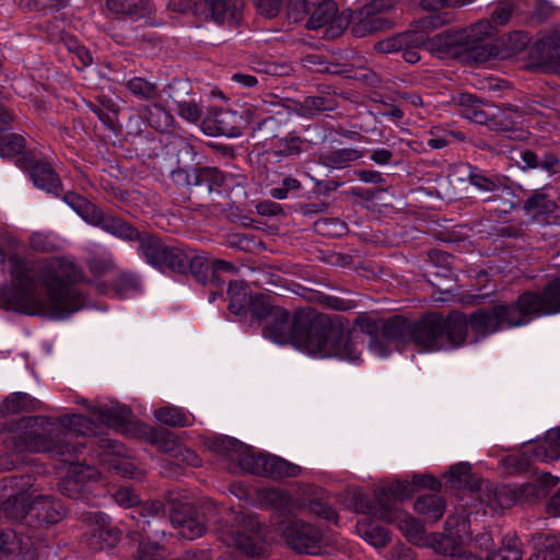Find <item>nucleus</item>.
<instances>
[{"instance_id": "nucleus-14", "label": "nucleus", "mask_w": 560, "mask_h": 560, "mask_svg": "<svg viewBox=\"0 0 560 560\" xmlns=\"http://www.w3.org/2000/svg\"><path fill=\"white\" fill-rule=\"evenodd\" d=\"M413 492L412 482L397 480L388 487L380 488L374 492L373 501H370L365 495L359 494L355 500V510L363 514L373 516L372 510L381 508V502H388L394 509H397L396 501L411 497Z\"/></svg>"}, {"instance_id": "nucleus-39", "label": "nucleus", "mask_w": 560, "mask_h": 560, "mask_svg": "<svg viewBox=\"0 0 560 560\" xmlns=\"http://www.w3.org/2000/svg\"><path fill=\"white\" fill-rule=\"evenodd\" d=\"M39 408V401L26 393H14L7 397L0 406L3 415L30 412Z\"/></svg>"}, {"instance_id": "nucleus-15", "label": "nucleus", "mask_w": 560, "mask_h": 560, "mask_svg": "<svg viewBox=\"0 0 560 560\" xmlns=\"http://www.w3.org/2000/svg\"><path fill=\"white\" fill-rule=\"evenodd\" d=\"M85 520L89 523V530L84 544L91 551L115 546L119 537L118 533L110 528L108 516L100 512H89Z\"/></svg>"}, {"instance_id": "nucleus-21", "label": "nucleus", "mask_w": 560, "mask_h": 560, "mask_svg": "<svg viewBox=\"0 0 560 560\" xmlns=\"http://www.w3.org/2000/svg\"><path fill=\"white\" fill-rule=\"evenodd\" d=\"M89 224L127 242L139 238V231L135 226L121 218L105 213L101 208H97Z\"/></svg>"}, {"instance_id": "nucleus-63", "label": "nucleus", "mask_w": 560, "mask_h": 560, "mask_svg": "<svg viewBox=\"0 0 560 560\" xmlns=\"http://www.w3.org/2000/svg\"><path fill=\"white\" fill-rule=\"evenodd\" d=\"M139 287L138 277L131 272H120L115 281V290L121 298L138 291Z\"/></svg>"}, {"instance_id": "nucleus-59", "label": "nucleus", "mask_w": 560, "mask_h": 560, "mask_svg": "<svg viewBox=\"0 0 560 560\" xmlns=\"http://www.w3.org/2000/svg\"><path fill=\"white\" fill-rule=\"evenodd\" d=\"M30 247L39 253H52L59 249L57 240L43 232H34L28 240Z\"/></svg>"}, {"instance_id": "nucleus-38", "label": "nucleus", "mask_w": 560, "mask_h": 560, "mask_svg": "<svg viewBox=\"0 0 560 560\" xmlns=\"http://www.w3.org/2000/svg\"><path fill=\"white\" fill-rule=\"evenodd\" d=\"M238 116L235 112L219 110L214 114L211 122L214 125V131L218 135L236 138L242 135V127L238 124Z\"/></svg>"}, {"instance_id": "nucleus-30", "label": "nucleus", "mask_w": 560, "mask_h": 560, "mask_svg": "<svg viewBox=\"0 0 560 560\" xmlns=\"http://www.w3.org/2000/svg\"><path fill=\"white\" fill-rule=\"evenodd\" d=\"M269 150L278 156H294L303 151L304 140L295 132H287L283 136L275 135L267 140Z\"/></svg>"}, {"instance_id": "nucleus-33", "label": "nucleus", "mask_w": 560, "mask_h": 560, "mask_svg": "<svg viewBox=\"0 0 560 560\" xmlns=\"http://www.w3.org/2000/svg\"><path fill=\"white\" fill-rule=\"evenodd\" d=\"M355 530L360 537L376 548H382L389 541L387 530L375 524L369 517L359 520L355 524Z\"/></svg>"}, {"instance_id": "nucleus-4", "label": "nucleus", "mask_w": 560, "mask_h": 560, "mask_svg": "<svg viewBox=\"0 0 560 560\" xmlns=\"http://www.w3.org/2000/svg\"><path fill=\"white\" fill-rule=\"evenodd\" d=\"M492 34V23L481 20L468 28L447 30L427 39L423 37L421 44L441 59L466 56L477 62H485L494 55V47L485 43Z\"/></svg>"}, {"instance_id": "nucleus-24", "label": "nucleus", "mask_w": 560, "mask_h": 560, "mask_svg": "<svg viewBox=\"0 0 560 560\" xmlns=\"http://www.w3.org/2000/svg\"><path fill=\"white\" fill-rule=\"evenodd\" d=\"M30 516L39 523L55 524L66 514V510L59 501L50 495H35L33 493L28 505Z\"/></svg>"}, {"instance_id": "nucleus-57", "label": "nucleus", "mask_w": 560, "mask_h": 560, "mask_svg": "<svg viewBox=\"0 0 560 560\" xmlns=\"http://www.w3.org/2000/svg\"><path fill=\"white\" fill-rule=\"evenodd\" d=\"M25 148V139L19 133H0V155L14 156L23 151Z\"/></svg>"}, {"instance_id": "nucleus-46", "label": "nucleus", "mask_w": 560, "mask_h": 560, "mask_svg": "<svg viewBox=\"0 0 560 560\" xmlns=\"http://www.w3.org/2000/svg\"><path fill=\"white\" fill-rule=\"evenodd\" d=\"M198 186H207L208 192H211L219 187L226 186L229 180L232 179L231 175H226L218 167H197Z\"/></svg>"}, {"instance_id": "nucleus-37", "label": "nucleus", "mask_w": 560, "mask_h": 560, "mask_svg": "<svg viewBox=\"0 0 560 560\" xmlns=\"http://www.w3.org/2000/svg\"><path fill=\"white\" fill-rule=\"evenodd\" d=\"M108 10L116 14L139 18L152 11L148 0H106Z\"/></svg>"}, {"instance_id": "nucleus-26", "label": "nucleus", "mask_w": 560, "mask_h": 560, "mask_svg": "<svg viewBox=\"0 0 560 560\" xmlns=\"http://www.w3.org/2000/svg\"><path fill=\"white\" fill-rule=\"evenodd\" d=\"M467 179L477 189L486 192H501L512 195L511 187L506 184V177L489 174L477 166L469 165Z\"/></svg>"}, {"instance_id": "nucleus-55", "label": "nucleus", "mask_w": 560, "mask_h": 560, "mask_svg": "<svg viewBox=\"0 0 560 560\" xmlns=\"http://www.w3.org/2000/svg\"><path fill=\"white\" fill-rule=\"evenodd\" d=\"M423 42V34L422 33H406L401 34L394 38H388L386 40L381 42L377 47L383 52H392L396 50L402 49L404 45L407 44H417Z\"/></svg>"}, {"instance_id": "nucleus-47", "label": "nucleus", "mask_w": 560, "mask_h": 560, "mask_svg": "<svg viewBox=\"0 0 560 560\" xmlns=\"http://www.w3.org/2000/svg\"><path fill=\"white\" fill-rule=\"evenodd\" d=\"M450 478L453 485L457 488L469 487L472 491L479 492L478 499L481 501L482 491L479 489L480 485L488 482L487 480H480L477 482L471 481L470 465L467 463H459L453 465L450 469Z\"/></svg>"}, {"instance_id": "nucleus-45", "label": "nucleus", "mask_w": 560, "mask_h": 560, "mask_svg": "<svg viewBox=\"0 0 560 560\" xmlns=\"http://www.w3.org/2000/svg\"><path fill=\"white\" fill-rule=\"evenodd\" d=\"M558 209V202L551 199L548 195L542 192H534L524 202V210L528 214L548 215L553 213Z\"/></svg>"}, {"instance_id": "nucleus-48", "label": "nucleus", "mask_w": 560, "mask_h": 560, "mask_svg": "<svg viewBox=\"0 0 560 560\" xmlns=\"http://www.w3.org/2000/svg\"><path fill=\"white\" fill-rule=\"evenodd\" d=\"M521 542L515 535H505L502 546L498 550L488 553V560H522Z\"/></svg>"}, {"instance_id": "nucleus-17", "label": "nucleus", "mask_w": 560, "mask_h": 560, "mask_svg": "<svg viewBox=\"0 0 560 560\" xmlns=\"http://www.w3.org/2000/svg\"><path fill=\"white\" fill-rule=\"evenodd\" d=\"M31 538L10 528L0 529V560H37Z\"/></svg>"}, {"instance_id": "nucleus-27", "label": "nucleus", "mask_w": 560, "mask_h": 560, "mask_svg": "<svg viewBox=\"0 0 560 560\" xmlns=\"http://www.w3.org/2000/svg\"><path fill=\"white\" fill-rule=\"evenodd\" d=\"M443 337L444 348L459 347L465 342L469 320L459 313L453 312L447 317H443Z\"/></svg>"}, {"instance_id": "nucleus-12", "label": "nucleus", "mask_w": 560, "mask_h": 560, "mask_svg": "<svg viewBox=\"0 0 560 560\" xmlns=\"http://www.w3.org/2000/svg\"><path fill=\"white\" fill-rule=\"evenodd\" d=\"M394 5L393 0H373L363 5L357 14V22L352 26V33L362 37L371 33L390 27V22L384 16Z\"/></svg>"}, {"instance_id": "nucleus-7", "label": "nucleus", "mask_w": 560, "mask_h": 560, "mask_svg": "<svg viewBox=\"0 0 560 560\" xmlns=\"http://www.w3.org/2000/svg\"><path fill=\"white\" fill-rule=\"evenodd\" d=\"M529 318L520 303V296L514 303L500 304L491 308L474 312L469 318V327L481 337L494 334L504 328L527 324Z\"/></svg>"}, {"instance_id": "nucleus-20", "label": "nucleus", "mask_w": 560, "mask_h": 560, "mask_svg": "<svg viewBox=\"0 0 560 560\" xmlns=\"http://www.w3.org/2000/svg\"><path fill=\"white\" fill-rule=\"evenodd\" d=\"M264 336L279 345L293 343L295 340V315L291 319L290 313L283 307L275 310L264 328Z\"/></svg>"}, {"instance_id": "nucleus-52", "label": "nucleus", "mask_w": 560, "mask_h": 560, "mask_svg": "<svg viewBox=\"0 0 560 560\" xmlns=\"http://www.w3.org/2000/svg\"><path fill=\"white\" fill-rule=\"evenodd\" d=\"M63 201L88 223H90L91 218L98 208L83 196L73 191L66 192L63 195Z\"/></svg>"}, {"instance_id": "nucleus-53", "label": "nucleus", "mask_w": 560, "mask_h": 560, "mask_svg": "<svg viewBox=\"0 0 560 560\" xmlns=\"http://www.w3.org/2000/svg\"><path fill=\"white\" fill-rule=\"evenodd\" d=\"M272 296L268 294H256L250 296L248 310L253 317L258 320L267 319L272 316L275 310L279 306L273 305Z\"/></svg>"}, {"instance_id": "nucleus-64", "label": "nucleus", "mask_w": 560, "mask_h": 560, "mask_svg": "<svg viewBox=\"0 0 560 560\" xmlns=\"http://www.w3.org/2000/svg\"><path fill=\"white\" fill-rule=\"evenodd\" d=\"M172 182L183 188L198 187L197 168L178 167L171 173Z\"/></svg>"}, {"instance_id": "nucleus-50", "label": "nucleus", "mask_w": 560, "mask_h": 560, "mask_svg": "<svg viewBox=\"0 0 560 560\" xmlns=\"http://www.w3.org/2000/svg\"><path fill=\"white\" fill-rule=\"evenodd\" d=\"M336 13V3L331 0H325L314 9L306 25L310 30H318L330 23Z\"/></svg>"}, {"instance_id": "nucleus-29", "label": "nucleus", "mask_w": 560, "mask_h": 560, "mask_svg": "<svg viewBox=\"0 0 560 560\" xmlns=\"http://www.w3.org/2000/svg\"><path fill=\"white\" fill-rule=\"evenodd\" d=\"M261 468L259 476H266L273 479L285 477H296L301 472V467L287 462L278 456L262 454Z\"/></svg>"}, {"instance_id": "nucleus-41", "label": "nucleus", "mask_w": 560, "mask_h": 560, "mask_svg": "<svg viewBox=\"0 0 560 560\" xmlns=\"http://www.w3.org/2000/svg\"><path fill=\"white\" fill-rule=\"evenodd\" d=\"M189 254L190 249L185 250L179 246L170 245L162 259L165 260V262L161 264L158 269L162 271L171 270L178 273H186L189 267Z\"/></svg>"}, {"instance_id": "nucleus-34", "label": "nucleus", "mask_w": 560, "mask_h": 560, "mask_svg": "<svg viewBox=\"0 0 560 560\" xmlns=\"http://www.w3.org/2000/svg\"><path fill=\"white\" fill-rule=\"evenodd\" d=\"M33 492L30 489H21L18 493L10 495L2 504L3 513L11 520H21L30 515Z\"/></svg>"}, {"instance_id": "nucleus-35", "label": "nucleus", "mask_w": 560, "mask_h": 560, "mask_svg": "<svg viewBox=\"0 0 560 560\" xmlns=\"http://www.w3.org/2000/svg\"><path fill=\"white\" fill-rule=\"evenodd\" d=\"M363 156V152L355 148H342L322 153L319 162L330 168H345L351 162H354Z\"/></svg>"}, {"instance_id": "nucleus-54", "label": "nucleus", "mask_w": 560, "mask_h": 560, "mask_svg": "<svg viewBox=\"0 0 560 560\" xmlns=\"http://www.w3.org/2000/svg\"><path fill=\"white\" fill-rule=\"evenodd\" d=\"M34 418H28V419H22L16 428L14 430H10L4 439H3V443H4V446H5V450L8 452V454L3 457L0 458V470H10L12 469L16 463L20 460L18 454H20L21 452H14L12 451L11 448L8 447V444H7V439L10 438V435L12 433H20L22 434L23 436L25 435V431H26V427L28 425V422L31 420H33Z\"/></svg>"}, {"instance_id": "nucleus-25", "label": "nucleus", "mask_w": 560, "mask_h": 560, "mask_svg": "<svg viewBox=\"0 0 560 560\" xmlns=\"http://www.w3.org/2000/svg\"><path fill=\"white\" fill-rule=\"evenodd\" d=\"M27 163L30 176L37 188L59 194L61 180L49 163L35 159H30Z\"/></svg>"}, {"instance_id": "nucleus-51", "label": "nucleus", "mask_w": 560, "mask_h": 560, "mask_svg": "<svg viewBox=\"0 0 560 560\" xmlns=\"http://www.w3.org/2000/svg\"><path fill=\"white\" fill-rule=\"evenodd\" d=\"M149 125L160 132L168 131L173 126L174 117L160 104L145 107Z\"/></svg>"}, {"instance_id": "nucleus-32", "label": "nucleus", "mask_w": 560, "mask_h": 560, "mask_svg": "<svg viewBox=\"0 0 560 560\" xmlns=\"http://www.w3.org/2000/svg\"><path fill=\"white\" fill-rule=\"evenodd\" d=\"M382 322L366 313L359 314L354 319V326L370 337L369 348L374 354H383L385 351V348L380 346Z\"/></svg>"}, {"instance_id": "nucleus-1", "label": "nucleus", "mask_w": 560, "mask_h": 560, "mask_svg": "<svg viewBox=\"0 0 560 560\" xmlns=\"http://www.w3.org/2000/svg\"><path fill=\"white\" fill-rule=\"evenodd\" d=\"M9 265L12 285L0 290L4 310L60 320L84 306V295L74 288L84 272L72 257L28 259L12 255Z\"/></svg>"}, {"instance_id": "nucleus-13", "label": "nucleus", "mask_w": 560, "mask_h": 560, "mask_svg": "<svg viewBox=\"0 0 560 560\" xmlns=\"http://www.w3.org/2000/svg\"><path fill=\"white\" fill-rule=\"evenodd\" d=\"M373 511V516L387 523H395L401 534L413 545L424 546L427 536L423 526L408 513L394 509L388 502Z\"/></svg>"}, {"instance_id": "nucleus-9", "label": "nucleus", "mask_w": 560, "mask_h": 560, "mask_svg": "<svg viewBox=\"0 0 560 560\" xmlns=\"http://www.w3.org/2000/svg\"><path fill=\"white\" fill-rule=\"evenodd\" d=\"M520 303L530 316H546L560 313V277L550 281L542 292L525 291L520 294Z\"/></svg>"}, {"instance_id": "nucleus-23", "label": "nucleus", "mask_w": 560, "mask_h": 560, "mask_svg": "<svg viewBox=\"0 0 560 560\" xmlns=\"http://www.w3.org/2000/svg\"><path fill=\"white\" fill-rule=\"evenodd\" d=\"M409 340H411V327L404 317L395 316L382 322L380 346H383L385 351L377 355L385 358L392 352L394 343H405Z\"/></svg>"}, {"instance_id": "nucleus-11", "label": "nucleus", "mask_w": 560, "mask_h": 560, "mask_svg": "<svg viewBox=\"0 0 560 560\" xmlns=\"http://www.w3.org/2000/svg\"><path fill=\"white\" fill-rule=\"evenodd\" d=\"M468 521L463 516H448L445 522V529L447 534H433L427 537L424 546L431 547L436 553L442 556L457 555L456 542H464L470 537L468 530Z\"/></svg>"}, {"instance_id": "nucleus-61", "label": "nucleus", "mask_w": 560, "mask_h": 560, "mask_svg": "<svg viewBox=\"0 0 560 560\" xmlns=\"http://www.w3.org/2000/svg\"><path fill=\"white\" fill-rule=\"evenodd\" d=\"M478 103V100L471 94H463L460 96V104L467 105L463 109V116L474 122L483 124L487 119V114L477 106Z\"/></svg>"}, {"instance_id": "nucleus-22", "label": "nucleus", "mask_w": 560, "mask_h": 560, "mask_svg": "<svg viewBox=\"0 0 560 560\" xmlns=\"http://www.w3.org/2000/svg\"><path fill=\"white\" fill-rule=\"evenodd\" d=\"M170 520L176 535L188 540L202 536L206 530L203 523L195 515L191 506L182 505L173 508Z\"/></svg>"}, {"instance_id": "nucleus-44", "label": "nucleus", "mask_w": 560, "mask_h": 560, "mask_svg": "<svg viewBox=\"0 0 560 560\" xmlns=\"http://www.w3.org/2000/svg\"><path fill=\"white\" fill-rule=\"evenodd\" d=\"M337 108V101L332 96H306L299 103V110L303 116H314L320 112H331Z\"/></svg>"}, {"instance_id": "nucleus-2", "label": "nucleus", "mask_w": 560, "mask_h": 560, "mask_svg": "<svg viewBox=\"0 0 560 560\" xmlns=\"http://www.w3.org/2000/svg\"><path fill=\"white\" fill-rule=\"evenodd\" d=\"M88 427V419L81 415L65 416L58 420L35 417L28 422L24 436L12 433L7 444L14 452L47 453L69 463L67 475L58 483L59 491L73 500L84 499L86 483L98 477L95 467L74 462L84 447L75 433L84 434L83 428Z\"/></svg>"}, {"instance_id": "nucleus-43", "label": "nucleus", "mask_w": 560, "mask_h": 560, "mask_svg": "<svg viewBox=\"0 0 560 560\" xmlns=\"http://www.w3.org/2000/svg\"><path fill=\"white\" fill-rule=\"evenodd\" d=\"M229 310L231 313L240 315L246 312L250 296L247 287L242 281L230 282L228 289Z\"/></svg>"}, {"instance_id": "nucleus-5", "label": "nucleus", "mask_w": 560, "mask_h": 560, "mask_svg": "<svg viewBox=\"0 0 560 560\" xmlns=\"http://www.w3.org/2000/svg\"><path fill=\"white\" fill-rule=\"evenodd\" d=\"M558 482L559 478L550 472L537 474L533 481L520 486H497L491 482H483L479 487L482 491L481 504L489 508L492 513H497L515 503H532L545 498Z\"/></svg>"}, {"instance_id": "nucleus-56", "label": "nucleus", "mask_w": 560, "mask_h": 560, "mask_svg": "<svg viewBox=\"0 0 560 560\" xmlns=\"http://www.w3.org/2000/svg\"><path fill=\"white\" fill-rule=\"evenodd\" d=\"M130 412L129 409L122 406L106 408L102 410L100 419L106 425L114 429H121Z\"/></svg>"}, {"instance_id": "nucleus-8", "label": "nucleus", "mask_w": 560, "mask_h": 560, "mask_svg": "<svg viewBox=\"0 0 560 560\" xmlns=\"http://www.w3.org/2000/svg\"><path fill=\"white\" fill-rule=\"evenodd\" d=\"M273 526L284 537L287 544L300 553H317L320 549L323 534L312 524L285 515L273 523Z\"/></svg>"}, {"instance_id": "nucleus-62", "label": "nucleus", "mask_w": 560, "mask_h": 560, "mask_svg": "<svg viewBox=\"0 0 560 560\" xmlns=\"http://www.w3.org/2000/svg\"><path fill=\"white\" fill-rule=\"evenodd\" d=\"M148 438L151 444L156 445L163 452L173 450V433L167 429L150 428Z\"/></svg>"}, {"instance_id": "nucleus-16", "label": "nucleus", "mask_w": 560, "mask_h": 560, "mask_svg": "<svg viewBox=\"0 0 560 560\" xmlns=\"http://www.w3.org/2000/svg\"><path fill=\"white\" fill-rule=\"evenodd\" d=\"M443 316L429 314L411 328V340L430 351L444 349Z\"/></svg>"}, {"instance_id": "nucleus-3", "label": "nucleus", "mask_w": 560, "mask_h": 560, "mask_svg": "<svg viewBox=\"0 0 560 560\" xmlns=\"http://www.w3.org/2000/svg\"><path fill=\"white\" fill-rule=\"evenodd\" d=\"M293 345L308 354L322 358L336 357L357 361L360 349L349 334L331 326L327 317L312 308L295 313V340Z\"/></svg>"}, {"instance_id": "nucleus-19", "label": "nucleus", "mask_w": 560, "mask_h": 560, "mask_svg": "<svg viewBox=\"0 0 560 560\" xmlns=\"http://www.w3.org/2000/svg\"><path fill=\"white\" fill-rule=\"evenodd\" d=\"M244 0H203L199 9L206 15L218 24H238L242 19V9Z\"/></svg>"}, {"instance_id": "nucleus-18", "label": "nucleus", "mask_w": 560, "mask_h": 560, "mask_svg": "<svg viewBox=\"0 0 560 560\" xmlns=\"http://www.w3.org/2000/svg\"><path fill=\"white\" fill-rule=\"evenodd\" d=\"M31 538L10 528L0 529V560H37Z\"/></svg>"}, {"instance_id": "nucleus-31", "label": "nucleus", "mask_w": 560, "mask_h": 560, "mask_svg": "<svg viewBox=\"0 0 560 560\" xmlns=\"http://www.w3.org/2000/svg\"><path fill=\"white\" fill-rule=\"evenodd\" d=\"M535 460L551 462L560 458V428L546 433L545 440L532 447Z\"/></svg>"}, {"instance_id": "nucleus-36", "label": "nucleus", "mask_w": 560, "mask_h": 560, "mask_svg": "<svg viewBox=\"0 0 560 560\" xmlns=\"http://www.w3.org/2000/svg\"><path fill=\"white\" fill-rule=\"evenodd\" d=\"M155 419L168 427H190L195 418L183 408L175 406H165L154 411Z\"/></svg>"}, {"instance_id": "nucleus-60", "label": "nucleus", "mask_w": 560, "mask_h": 560, "mask_svg": "<svg viewBox=\"0 0 560 560\" xmlns=\"http://www.w3.org/2000/svg\"><path fill=\"white\" fill-rule=\"evenodd\" d=\"M89 270L95 276H104L115 269L114 256L110 253L94 255L88 260Z\"/></svg>"}, {"instance_id": "nucleus-10", "label": "nucleus", "mask_w": 560, "mask_h": 560, "mask_svg": "<svg viewBox=\"0 0 560 560\" xmlns=\"http://www.w3.org/2000/svg\"><path fill=\"white\" fill-rule=\"evenodd\" d=\"M211 447L235 463L242 471L259 476L262 454H256L248 446L230 438H217Z\"/></svg>"}, {"instance_id": "nucleus-28", "label": "nucleus", "mask_w": 560, "mask_h": 560, "mask_svg": "<svg viewBox=\"0 0 560 560\" xmlns=\"http://www.w3.org/2000/svg\"><path fill=\"white\" fill-rule=\"evenodd\" d=\"M136 241L139 242L138 250L140 255L148 264L159 268L161 264L165 262V260L162 259L170 245L165 244L160 237L148 233L141 234L139 232V238Z\"/></svg>"}, {"instance_id": "nucleus-42", "label": "nucleus", "mask_w": 560, "mask_h": 560, "mask_svg": "<svg viewBox=\"0 0 560 560\" xmlns=\"http://www.w3.org/2000/svg\"><path fill=\"white\" fill-rule=\"evenodd\" d=\"M415 510L430 521H439L445 512V501L436 494L421 495L415 502Z\"/></svg>"}, {"instance_id": "nucleus-40", "label": "nucleus", "mask_w": 560, "mask_h": 560, "mask_svg": "<svg viewBox=\"0 0 560 560\" xmlns=\"http://www.w3.org/2000/svg\"><path fill=\"white\" fill-rule=\"evenodd\" d=\"M259 500L262 504L276 510L279 515L273 523L284 518L290 510L291 498L287 491L279 489H264L259 492Z\"/></svg>"}, {"instance_id": "nucleus-49", "label": "nucleus", "mask_w": 560, "mask_h": 560, "mask_svg": "<svg viewBox=\"0 0 560 560\" xmlns=\"http://www.w3.org/2000/svg\"><path fill=\"white\" fill-rule=\"evenodd\" d=\"M125 86L135 97L141 101H152L159 96L158 84L141 77L127 80Z\"/></svg>"}, {"instance_id": "nucleus-58", "label": "nucleus", "mask_w": 560, "mask_h": 560, "mask_svg": "<svg viewBox=\"0 0 560 560\" xmlns=\"http://www.w3.org/2000/svg\"><path fill=\"white\" fill-rule=\"evenodd\" d=\"M188 270H190L199 281H206L210 272V258L205 254H197L190 249Z\"/></svg>"}, {"instance_id": "nucleus-6", "label": "nucleus", "mask_w": 560, "mask_h": 560, "mask_svg": "<svg viewBox=\"0 0 560 560\" xmlns=\"http://www.w3.org/2000/svg\"><path fill=\"white\" fill-rule=\"evenodd\" d=\"M217 532L224 545L238 549L248 557H260L266 552L261 526L255 515L231 513L229 520L219 523Z\"/></svg>"}]
</instances>
